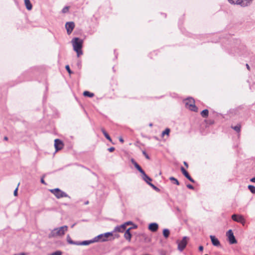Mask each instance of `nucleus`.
<instances>
[{
  "label": "nucleus",
  "mask_w": 255,
  "mask_h": 255,
  "mask_svg": "<svg viewBox=\"0 0 255 255\" xmlns=\"http://www.w3.org/2000/svg\"><path fill=\"white\" fill-rule=\"evenodd\" d=\"M71 42L73 49L76 52L77 56L80 57L83 54L82 50L83 43V40L78 37H75L72 39Z\"/></svg>",
  "instance_id": "f257e3e1"
},
{
  "label": "nucleus",
  "mask_w": 255,
  "mask_h": 255,
  "mask_svg": "<svg viewBox=\"0 0 255 255\" xmlns=\"http://www.w3.org/2000/svg\"><path fill=\"white\" fill-rule=\"evenodd\" d=\"M185 106L190 110L197 112L198 108L195 105L194 100L192 98H188L184 100Z\"/></svg>",
  "instance_id": "f03ea898"
},
{
  "label": "nucleus",
  "mask_w": 255,
  "mask_h": 255,
  "mask_svg": "<svg viewBox=\"0 0 255 255\" xmlns=\"http://www.w3.org/2000/svg\"><path fill=\"white\" fill-rule=\"evenodd\" d=\"M231 4H238L242 6H247L253 0H228Z\"/></svg>",
  "instance_id": "7ed1b4c3"
},
{
  "label": "nucleus",
  "mask_w": 255,
  "mask_h": 255,
  "mask_svg": "<svg viewBox=\"0 0 255 255\" xmlns=\"http://www.w3.org/2000/svg\"><path fill=\"white\" fill-rule=\"evenodd\" d=\"M64 234V228L61 227L60 228H57L53 230L49 235V237H57Z\"/></svg>",
  "instance_id": "20e7f679"
},
{
  "label": "nucleus",
  "mask_w": 255,
  "mask_h": 255,
  "mask_svg": "<svg viewBox=\"0 0 255 255\" xmlns=\"http://www.w3.org/2000/svg\"><path fill=\"white\" fill-rule=\"evenodd\" d=\"M232 219L235 222L242 224L243 225H245L246 223L244 217L241 215L233 214L232 216Z\"/></svg>",
  "instance_id": "39448f33"
},
{
  "label": "nucleus",
  "mask_w": 255,
  "mask_h": 255,
  "mask_svg": "<svg viewBox=\"0 0 255 255\" xmlns=\"http://www.w3.org/2000/svg\"><path fill=\"white\" fill-rule=\"evenodd\" d=\"M75 26V23L73 21L67 22L65 24V28L66 29L67 33L70 35L73 31Z\"/></svg>",
  "instance_id": "423d86ee"
},
{
  "label": "nucleus",
  "mask_w": 255,
  "mask_h": 255,
  "mask_svg": "<svg viewBox=\"0 0 255 255\" xmlns=\"http://www.w3.org/2000/svg\"><path fill=\"white\" fill-rule=\"evenodd\" d=\"M187 237H184L182 240L179 242L178 243V249L180 251H182L186 247L187 244Z\"/></svg>",
  "instance_id": "0eeeda50"
},
{
  "label": "nucleus",
  "mask_w": 255,
  "mask_h": 255,
  "mask_svg": "<svg viewBox=\"0 0 255 255\" xmlns=\"http://www.w3.org/2000/svg\"><path fill=\"white\" fill-rule=\"evenodd\" d=\"M227 236L228 237L229 241L231 244H234L237 243V241L234 235L232 230H229L227 232Z\"/></svg>",
  "instance_id": "6e6552de"
},
{
  "label": "nucleus",
  "mask_w": 255,
  "mask_h": 255,
  "mask_svg": "<svg viewBox=\"0 0 255 255\" xmlns=\"http://www.w3.org/2000/svg\"><path fill=\"white\" fill-rule=\"evenodd\" d=\"M49 191L53 194L57 198L63 197L64 195L63 192L58 188L50 189Z\"/></svg>",
  "instance_id": "1a4fd4ad"
},
{
  "label": "nucleus",
  "mask_w": 255,
  "mask_h": 255,
  "mask_svg": "<svg viewBox=\"0 0 255 255\" xmlns=\"http://www.w3.org/2000/svg\"><path fill=\"white\" fill-rule=\"evenodd\" d=\"M137 227L136 226H134L133 227H130L128 229L124 234V237L125 239L129 241H130L131 238V234L130 233V230L133 228H136Z\"/></svg>",
  "instance_id": "9d476101"
},
{
  "label": "nucleus",
  "mask_w": 255,
  "mask_h": 255,
  "mask_svg": "<svg viewBox=\"0 0 255 255\" xmlns=\"http://www.w3.org/2000/svg\"><path fill=\"white\" fill-rule=\"evenodd\" d=\"M181 171L183 174L192 183L195 182V180L190 176L188 172L183 167H181Z\"/></svg>",
  "instance_id": "9b49d317"
},
{
  "label": "nucleus",
  "mask_w": 255,
  "mask_h": 255,
  "mask_svg": "<svg viewBox=\"0 0 255 255\" xmlns=\"http://www.w3.org/2000/svg\"><path fill=\"white\" fill-rule=\"evenodd\" d=\"M210 238L211 239L212 244L213 246L219 247L220 245V241L217 238H216L215 236L210 235Z\"/></svg>",
  "instance_id": "f8f14e48"
},
{
  "label": "nucleus",
  "mask_w": 255,
  "mask_h": 255,
  "mask_svg": "<svg viewBox=\"0 0 255 255\" xmlns=\"http://www.w3.org/2000/svg\"><path fill=\"white\" fill-rule=\"evenodd\" d=\"M126 227L124 224L116 226L113 232H124L125 231H126Z\"/></svg>",
  "instance_id": "ddd939ff"
},
{
  "label": "nucleus",
  "mask_w": 255,
  "mask_h": 255,
  "mask_svg": "<svg viewBox=\"0 0 255 255\" xmlns=\"http://www.w3.org/2000/svg\"><path fill=\"white\" fill-rule=\"evenodd\" d=\"M158 228V225L156 223H150L148 226V229L151 232H155L157 231Z\"/></svg>",
  "instance_id": "4468645a"
},
{
  "label": "nucleus",
  "mask_w": 255,
  "mask_h": 255,
  "mask_svg": "<svg viewBox=\"0 0 255 255\" xmlns=\"http://www.w3.org/2000/svg\"><path fill=\"white\" fill-rule=\"evenodd\" d=\"M54 146L56 151H58L62 148V144L61 141L58 139H56L55 140Z\"/></svg>",
  "instance_id": "2eb2a0df"
},
{
  "label": "nucleus",
  "mask_w": 255,
  "mask_h": 255,
  "mask_svg": "<svg viewBox=\"0 0 255 255\" xmlns=\"http://www.w3.org/2000/svg\"><path fill=\"white\" fill-rule=\"evenodd\" d=\"M94 242L95 241H94L93 239L91 240L84 241L83 242H78L77 245L87 246Z\"/></svg>",
  "instance_id": "dca6fc26"
},
{
  "label": "nucleus",
  "mask_w": 255,
  "mask_h": 255,
  "mask_svg": "<svg viewBox=\"0 0 255 255\" xmlns=\"http://www.w3.org/2000/svg\"><path fill=\"white\" fill-rule=\"evenodd\" d=\"M93 240L95 241V242H98L99 241H101L102 242H105L107 241V239L104 238L103 234H100L97 237H95L93 239Z\"/></svg>",
  "instance_id": "f3484780"
},
{
  "label": "nucleus",
  "mask_w": 255,
  "mask_h": 255,
  "mask_svg": "<svg viewBox=\"0 0 255 255\" xmlns=\"http://www.w3.org/2000/svg\"><path fill=\"white\" fill-rule=\"evenodd\" d=\"M24 4L27 10H30L32 8V5L30 0H24Z\"/></svg>",
  "instance_id": "a211bd4d"
},
{
  "label": "nucleus",
  "mask_w": 255,
  "mask_h": 255,
  "mask_svg": "<svg viewBox=\"0 0 255 255\" xmlns=\"http://www.w3.org/2000/svg\"><path fill=\"white\" fill-rule=\"evenodd\" d=\"M101 131L103 132V134L105 136V137L109 140L110 142H112V139L108 133L106 131V130L104 128L101 129Z\"/></svg>",
  "instance_id": "6ab92c4d"
},
{
  "label": "nucleus",
  "mask_w": 255,
  "mask_h": 255,
  "mask_svg": "<svg viewBox=\"0 0 255 255\" xmlns=\"http://www.w3.org/2000/svg\"><path fill=\"white\" fill-rule=\"evenodd\" d=\"M142 179L148 185L151 183V181H152V179L147 175L143 177Z\"/></svg>",
  "instance_id": "aec40b11"
},
{
  "label": "nucleus",
  "mask_w": 255,
  "mask_h": 255,
  "mask_svg": "<svg viewBox=\"0 0 255 255\" xmlns=\"http://www.w3.org/2000/svg\"><path fill=\"white\" fill-rule=\"evenodd\" d=\"M209 115V111L207 109L203 110L201 113V115L203 118H207Z\"/></svg>",
  "instance_id": "412c9836"
},
{
  "label": "nucleus",
  "mask_w": 255,
  "mask_h": 255,
  "mask_svg": "<svg viewBox=\"0 0 255 255\" xmlns=\"http://www.w3.org/2000/svg\"><path fill=\"white\" fill-rule=\"evenodd\" d=\"M67 241L69 244H72V245H77V244H78V242L73 241L71 240V239L70 238L69 235H67Z\"/></svg>",
  "instance_id": "4be33fe9"
},
{
  "label": "nucleus",
  "mask_w": 255,
  "mask_h": 255,
  "mask_svg": "<svg viewBox=\"0 0 255 255\" xmlns=\"http://www.w3.org/2000/svg\"><path fill=\"white\" fill-rule=\"evenodd\" d=\"M169 234H170V231L168 229H164L163 230V236L165 238H167L169 237Z\"/></svg>",
  "instance_id": "5701e85b"
},
{
  "label": "nucleus",
  "mask_w": 255,
  "mask_h": 255,
  "mask_svg": "<svg viewBox=\"0 0 255 255\" xmlns=\"http://www.w3.org/2000/svg\"><path fill=\"white\" fill-rule=\"evenodd\" d=\"M83 95L84 96H87L89 97H93L94 96V94L92 93H91L89 91H86L83 93Z\"/></svg>",
  "instance_id": "b1692460"
},
{
  "label": "nucleus",
  "mask_w": 255,
  "mask_h": 255,
  "mask_svg": "<svg viewBox=\"0 0 255 255\" xmlns=\"http://www.w3.org/2000/svg\"><path fill=\"white\" fill-rule=\"evenodd\" d=\"M241 125L238 124L236 126H232L231 128L234 129L235 131H236L238 132H239L241 130Z\"/></svg>",
  "instance_id": "393cba45"
},
{
  "label": "nucleus",
  "mask_w": 255,
  "mask_h": 255,
  "mask_svg": "<svg viewBox=\"0 0 255 255\" xmlns=\"http://www.w3.org/2000/svg\"><path fill=\"white\" fill-rule=\"evenodd\" d=\"M248 189L252 193H255V186H254V185H249L248 186Z\"/></svg>",
  "instance_id": "a878e982"
},
{
  "label": "nucleus",
  "mask_w": 255,
  "mask_h": 255,
  "mask_svg": "<svg viewBox=\"0 0 255 255\" xmlns=\"http://www.w3.org/2000/svg\"><path fill=\"white\" fill-rule=\"evenodd\" d=\"M169 180H171V181H173L174 184H176L177 185H179V182L175 177H170L169 178Z\"/></svg>",
  "instance_id": "bb28decb"
},
{
  "label": "nucleus",
  "mask_w": 255,
  "mask_h": 255,
  "mask_svg": "<svg viewBox=\"0 0 255 255\" xmlns=\"http://www.w3.org/2000/svg\"><path fill=\"white\" fill-rule=\"evenodd\" d=\"M104 238L107 239L108 237L112 236L113 235V232H107L104 234H103Z\"/></svg>",
  "instance_id": "cd10ccee"
},
{
  "label": "nucleus",
  "mask_w": 255,
  "mask_h": 255,
  "mask_svg": "<svg viewBox=\"0 0 255 255\" xmlns=\"http://www.w3.org/2000/svg\"><path fill=\"white\" fill-rule=\"evenodd\" d=\"M170 132V129L168 128H166L162 133V135H164L165 134L169 135V133Z\"/></svg>",
  "instance_id": "c85d7f7f"
},
{
  "label": "nucleus",
  "mask_w": 255,
  "mask_h": 255,
  "mask_svg": "<svg viewBox=\"0 0 255 255\" xmlns=\"http://www.w3.org/2000/svg\"><path fill=\"white\" fill-rule=\"evenodd\" d=\"M149 185L150 186L155 190H156L157 191H159V189L158 188H157L156 186H155L154 185H153L152 183H150L149 184Z\"/></svg>",
  "instance_id": "c756f323"
},
{
  "label": "nucleus",
  "mask_w": 255,
  "mask_h": 255,
  "mask_svg": "<svg viewBox=\"0 0 255 255\" xmlns=\"http://www.w3.org/2000/svg\"><path fill=\"white\" fill-rule=\"evenodd\" d=\"M131 162L133 164V165L134 166V167L136 168V167L137 166V165H139L138 164V163L135 161V160L133 158L131 159Z\"/></svg>",
  "instance_id": "7c9ffc66"
},
{
  "label": "nucleus",
  "mask_w": 255,
  "mask_h": 255,
  "mask_svg": "<svg viewBox=\"0 0 255 255\" xmlns=\"http://www.w3.org/2000/svg\"><path fill=\"white\" fill-rule=\"evenodd\" d=\"M65 69L67 70V71L68 72V73L70 74L72 73L71 70L70 69V67L68 65L65 66Z\"/></svg>",
  "instance_id": "2f4dec72"
},
{
  "label": "nucleus",
  "mask_w": 255,
  "mask_h": 255,
  "mask_svg": "<svg viewBox=\"0 0 255 255\" xmlns=\"http://www.w3.org/2000/svg\"><path fill=\"white\" fill-rule=\"evenodd\" d=\"M62 253L60 251H57L51 254L50 255H62Z\"/></svg>",
  "instance_id": "473e14b6"
},
{
  "label": "nucleus",
  "mask_w": 255,
  "mask_h": 255,
  "mask_svg": "<svg viewBox=\"0 0 255 255\" xmlns=\"http://www.w3.org/2000/svg\"><path fill=\"white\" fill-rule=\"evenodd\" d=\"M142 154L144 155V156L145 157V158L147 159H150V157L149 156H148V155L146 153V152H145V151H142Z\"/></svg>",
  "instance_id": "72a5a7b5"
},
{
  "label": "nucleus",
  "mask_w": 255,
  "mask_h": 255,
  "mask_svg": "<svg viewBox=\"0 0 255 255\" xmlns=\"http://www.w3.org/2000/svg\"><path fill=\"white\" fill-rule=\"evenodd\" d=\"M139 172L141 174L142 178H143V177H144L145 175H146V174L145 173V172L144 171V170L142 169H141V170H140L139 171Z\"/></svg>",
  "instance_id": "f704fd0d"
},
{
  "label": "nucleus",
  "mask_w": 255,
  "mask_h": 255,
  "mask_svg": "<svg viewBox=\"0 0 255 255\" xmlns=\"http://www.w3.org/2000/svg\"><path fill=\"white\" fill-rule=\"evenodd\" d=\"M139 172L141 174L142 178H143V177H144L145 175H146V174L145 173V172L144 171V170L142 169H141V170H140L139 171Z\"/></svg>",
  "instance_id": "c9c22d12"
},
{
  "label": "nucleus",
  "mask_w": 255,
  "mask_h": 255,
  "mask_svg": "<svg viewBox=\"0 0 255 255\" xmlns=\"http://www.w3.org/2000/svg\"><path fill=\"white\" fill-rule=\"evenodd\" d=\"M19 185V183L18 184L17 186H18ZM17 190H18V187H17L15 189V190L14 191L13 194L15 196H16L17 195Z\"/></svg>",
  "instance_id": "e433bc0d"
},
{
  "label": "nucleus",
  "mask_w": 255,
  "mask_h": 255,
  "mask_svg": "<svg viewBox=\"0 0 255 255\" xmlns=\"http://www.w3.org/2000/svg\"><path fill=\"white\" fill-rule=\"evenodd\" d=\"M187 187L188 188L190 189H192L193 190V189H194V187L192 185H191V184H187Z\"/></svg>",
  "instance_id": "4c0bfd02"
},
{
  "label": "nucleus",
  "mask_w": 255,
  "mask_h": 255,
  "mask_svg": "<svg viewBox=\"0 0 255 255\" xmlns=\"http://www.w3.org/2000/svg\"><path fill=\"white\" fill-rule=\"evenodd\" d=\"M124 224L126 226V227H127V225L132 224V222L131 221H128V222L125 223Z\"/></svg>",
  "instance_id": "58836bf2"
},
{
  "label": "nucleus",
  "mask_w": 255,
  "mask_h": 255,
  "mask_svg": "<svg viewBox=\"0 0 255 255\" xmlns=\"http://www.w3.org/2000/svg\"><path fill=\"white\" fill-rule=\"evenodd\" d=\"M108 150L110 151V152H113L115 150V147H111L110 148H108Z\"/></svg>",
  "instance_id": "ea45409f"
},
{
  "label": "nucleus",
  "mask_w": 255,
  "mask_h": 255,
  "mask_svg": "<svg viewBox=\"0 0 255 255\" xmlns=\"http://www.w3.org/2000/svg\"><path fill=\"white\" fill-rule=\"evenodd\" d=\"M250 181L252 182H253V183H255V176L252 178L251 179H250Z\"/></svg>",
  "instance_id": "a19ab883"
},
{
  "label": "nucleus",
  "mask_w": 255,
  "mask_h": 255,
  "mask_svg": "<svg viewBox=\"0 0 255 255\" xmlns=\"http://www.w3.org/2000/svg\"><path fill=\"white\" fill-rule=\"evenodd\" d=\"M138 171L140 170H141L142 168L139 166V165H137L136 168H135Z\"/></svg>",
  "instance_id": "79ce46f5"
},
{
  "label": "nucleus",
  "mask_w": 255,
  "mask_h": 255,
  "mask_svg": "<svg viewBox=\"0 0 255 255\" xmlns=\"http://www.w3.org/2000/svg\"><path fill=\"white\" fill-rule=\"evenodd\" d=\"M69 6H65V13L69 10Z\"/></svg>",
  "instance_id": "37998d69"
},
{
  "label": "nucleus",
  "mask_w": 255,
  "mask_h": 255,
  "mask_svg": "<svg viewBox=\"0 0 255 255\" xmlns=\"http://www.w3.org/2000/svg\"><path fill=\"white\" fill-rule=\"evenodd\" d=\"M41 182L44 184H46L45 181L44 180L43 177L41 179Z\"/></svg>",
  "instance_id": "c03bdc74"
},
{
  "label": "nucleus",
  "mask_w": 255,
  "mask_h": 255,
  "mask_svg": "<svg viewBox=\"0 0 255 255\" xmlns=\"http://www.w3.org/2000/svg\"><path fill=\"white\" fill-rule=\"evenodd\" d=\"M199 250L200 251H202L203 250V247L202 246H200L199 247Z\"/></svg>",
  "instance_id": "a18cd8bd"
},
{
  "label": "nucleus",
  "mask_w": 255,
  "mask_h": 255,
  "mask_svg": "<svg viewBox=\"0 0 255 255\" xmlns=\"http://www.w3.org/2000/svg\"><path fill=\"white\" fill-rule=\"evenodd\" d=\"M119 140H120L121 142H122V143H123V142H124V139H123V138H122V137H120V138H119Z\"/></svg>",
  "instance_id": "49530a36"
},
{
  "label": "nucleus",
  "mask_w": 255,
  "mask_h": 255,
  "mask_svg": "<svg viewBox=\"0 0 255 255\" xmlns=\"http://www.w3.org/2000/svg\"><path fill=\"white\" fill-rule=\"evenodd\" d=\"M184 164L185 166H186L187 167H188V163L186 162V161H184Z\"/></svg>",
  "instance_id": "de8ad7c7"
},
{
  "label": "nucleus",
  "mask_w": 255,
  "mask_h": 255,
  "mask_svg": "<svg viewBox=\"0 0 255 255\" xmlns=\"http://www.w3.org/2000/svg\"><path fill=\"white\" fill-rule=\"evenodd\" d=\"M246 67H247V68L249 70H250V67L249 65V64H246Z\"/></svg>",
  "instance_id": "09e8293b"
},
{
  "label": "nucleus",
  "mask_w": 255,
  "mask_h": 255,
  "mask_svg": "<svg viewBox=\"0 0 255 255\" xmlns=\"http://www.w3.org/2000/svg\"><path fill=\"white\" fill-rule=\"evenodd\" d=\"M14 255H25V254L24 253H20L18 254H15Z\"/></svg>",
  "instance_id": "8fccbe9b"
},
{
  "label": "nucleus",
  "mask_w": 255,
  "mask_h": 255,
  "mask_svg": "<svg viewBox=\"0 0 255 255\" xmlns=\"http://www.w3.org/2000/svg\"><path fill=\"white\" fill-rule=\"evenodd\" d=\"M4 139L5 140H8V137H7V136H4Z\"/></svg>",
  "instance_id": "3c124183"
},
{
  "label": "nucleus",
  "mask_w": 255,
  "mask_h": 255,
  "mask_svg": "<svg viewBox=\"0 0 255 255\" xmlns=\"http://www.w3.org/2000/svg\"><path fill=\"white\" fill-rule=\"evenodd\" d=\"M65 197H69V198H70V197L68 196V195L67 194H66L65 193Z\"/></svg>",
  "instance_id": "603ef678"
},
{
  "label": "nucleus",
  "mask_w": 255,
  "mask_h": 255,
  "mask_svg": "<svg viewBox=\"0 0 255 255\" xmlns=\"http://www.w3.org/2000/svg\"><path fill=\"white\" fill-rule=\"evenodd\" d=\"M67 230V226L65 225V231Z\"/></svg>",
  "instance_id": "864d4df0"
},
{
  "label": "nucleus",
  "mask_w": 255,
  "mask_h": 255,
  "mask_svg": "<svg viewBox=\"0 0 255 255\" xmlns=\"http://www.w3.org/2000/svg\"><path fill=\"white\" fill-rule=\"evenodd\" d=\"M152 126V124H149V126L151 127Z\"/></svg>",
  "instance_id": "5fc2aeb1"
},
{
  "label": "nucleus",
  "mask_w": 255,
  "mask_h": 255,
  "mask_svg": "<svg viewBox=\"0 0 255 255\" xmlns=\"http://www.w3.org/2000/svg\"><path fill=\"white\" fill-rule=\"evenodd\" d=\"M86 204H88V201H87L86 203H85Z\"/></svg>",
  "instance_id": "6e6d98bb"
},
{
  "label": "nucleus",
  "mask_w": 255,
  "mask_h": 255,
  "mask_svg": "<svg viewBox=\"0 0 255 255\" xmlns=\"http://www.w3.org/2000/svg\"><path fill=\"white\" fill-rule=\"evenodd\" d=\"M207 255V254H206V255Z\"/></svg>",
  "instance_id": "4d7b16f0"
}]
</instances>
